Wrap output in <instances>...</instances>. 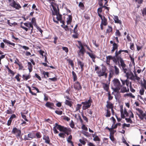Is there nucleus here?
<instances>
[{"label":"nucleus","mask_w":146,"mask_h":146,"mask_svg":"<svg viewBox=\"0 0 146 146\" xmlns=\"http://www.w3.org/2000/svg\"><path fill=\"white\" fill-rule=\"evenodd\" d=\"M72 73L73 78V81L74 82H75L77 80V76L74 71H72Z\"/></svg>","instance_id":"obj_35"},{"label":"nucleus","mask_w":146,"mask_h":146,"mask_svg":"<svg viewBox=\"0 0 146 146\" xmlns=\"http://www.w3.org/2000/svg\"><path fill=\"white\" fill-rule=\"evenodd\" d=\"M79 35V33H76L73 35L72 36V37L74 38H78Z\"/></svg>","instance_id":"obj_49"},{"label":"nucleus","mask_w":146,"mask_h":146,"mask_svg":"<svg viewBox=\"0 0 146 146\" xmlns=\"http://www.w3.org/2000/svg\"><path fill=\"white\" fill-rule=\"evenodd\" d=\"M12 121V119L9 118V119L7 121V125L8 126L10 125Z\"/></svg>","instance_id":"obj_63"},{"label":"nucleus","mask_w":146,"mask_h":146,"mask_svg":"<svg viewBox=\"0 0 146 146\" xmlns=\"http://www.w3.org/2000/svg\"><path fill=\"white\" fill-rule=\"evenodd\" d=\"M120 92L125 93L129 92V89L128 88L127 89L125 87L123 86L121 88Z\"/></svg>","instance_id":"obj_23"},{"label":"nucleus","mask_w":146,"mask_h":146,"mask_svg":"<svg viewBox=\"0 0 146 146\" xmlns=\"http://www.w3.org/2000/svg\"><path fill=\"white\" fill-rule=\"evenodd\" d=\"M45 106L48 108L52 110H54V104L51 102H47L45 104Z\"/></svg>","instance_id":"obj_14"},{"label":"nucleus","mask_w":146,"mask_h":146,"mask_svg":"<svg viewBox=\"0 0 146 146\" xmlns=\"http://www.w3.org/2000/svg\"><path fill=\"white\" fill-rule=\"evenodd\" d=\"M67 61L68 62V64L70 65L72 67H74V64L72 60L70 59H67Z\"/></svg>","instance_id":"obj_37"},{"label":"nucleus","mask_w":146,"mask_h":146,"mask_svg":"<svg viewBox=\"0 0 146 146\" xmlns=\"http://www.w3.org/2000/svg\"><path fill=\"white\" fill-rule=\"evenodd\" d=\"M102 84L103 85V87L104 90L108 92L110 91L109 85L104 83H102Z\"/></svg>","instance_id":"obj_18"},{"label":"nucleus","mask_w":146,"mask_h":146,"mask_svg":"<svg viewBox=\"0 0 146 146\" xmlns=\"http://www.w3.org/2000/svg\"><path fill=\"white\" fill-rule=\"evenodd\" d=\"M21 77V76L19 73L16 75L15 77V78L16 79L18 82H20L21 81V78L20 77Z\"/></svg>","instance_id":"obj_32"},{"label":"nucleus","mask_w":146,"mask_h":146,"mask_svg":"<svg viewBox=\"0 0 146 146\" xmlns=\"http://www.w3.org/2000/svg\"><path fill=\"white\" fill-rule=\"evenodd\" d=\"M26 87L29 89V92L31 93L32 95H33L36 96V94L34 93L31 91V88L29 86H28L27 84H26Z\"/></svg>","instance_id":"obj_38"},{"label":"nucleus","mask_w":146,"mask_h":146,"mask_svg":"<svg viewBox=\"0 0 146 146\" xmlns=\"http://www.w3.org/2000/svg\"><path fill=\"white\" fill-rule=\"evenodd\" d=\"M125 119L127 122L130 123H133V121L129 117L128 118H125Z\"/></svg>","instance_id":"obj_52"},{"label":"nucleus","mask_w":146,"mask_h":146,"mask_svg":"<svg viewBox=\"0 0 146 146\" xmlns=\"http://www.w3.org/2000/svg\"><path fill=\"white\" fill-rule=\"evenodd\" d=\"M28 69L29 70V72H31L33 70V66L31 63L29 62H28Z\"/></svg>","instance_id":"obj_30"},{"label":"nucleus","mask_w":146,"mask_h":146,"mask_svg":"<svg viewBox=\"0 0 146 146\" xmlns=\"http://www.w3.org/2000/svg\"><path fill=\"white\" fill-rule=\"evenodd\" d=\"M22 117L23 118L25 121H28L29 120L27 118V117L26 115L24 114V113L22 112L21 113Z\"/></svg>","instance_id":"obj_41"},{"label":"nucleus","mask_w":146,"mask_h":146,"mask_svg":"<svg viewBox=\"0 0 146 146\" xmlns=\"http://www.w3.org/2000/svg\"><path fill=\"white\" fill-rule=\"evenodd\" d=\"M7 23L11 27L13 26H15L17 25V23L15 22L13 23H10V20H8L7 21Z\"/></svg>","instance_id":"obj_36"},{"label":"nucleus","mask_w":146,"mask_h":146,"mask_svg":"<svg viewBox=\"0 0 146 146\" xmlns=\"http://www.w3.org/2000/svg\"><path fill=\"white\" fill-rule=\"evenodd\" d=\"M28 137L29 139H32L33 138H35V136L34 135L33 133H30L28 134Z\"/></svg>","instance_id":"obj_33"},{"label":"nucleus","mask_w":146,"mask_h":146,"mask_svg":"<svg viewBox=\"0 0 146 146\" xmlns=\"http://www.w3.org/2000/svg\"><path fill=\"white\" fill-rule=\"evenodd\" d=\"M108 1L107 0H99L98 2V5L99 6H102L104 5H106L108 6Z\"/></svg>","instance_id":"obj_16"},{"label":"nucleus","mask_w":146,"mask_h":146,"mask_svg":"<svg viewBox=\"0 0 146 146\" xmlns=\"http://www.w3.org/2000/svg\"><path fill=\"white\" fill-rule=\"evenodd\" d=\"M65 134L64 133H60L58 134L59 136L61 138H65Z\"/></svg>","instance_id":"obj_59"},{"label":"nucleus","mask_w":146,"mask_h":146,"mask_svg":"<svg viewBox=\"0 0 146 146\" xmlns=\"http://www.w3.org/2000/svg\"><path fill=\"white\" fill-rule=\"evenodd\" d=\"M142 87H143L146 90V81L145 80H144V83L141 84Z\"/></svg>","instance_id":"obj_64"},{"label":"nucleus","mask_w":146,"mask_h":146,"mask_svg":"<svg viewBox=\"0 0 146 146\" xmlns=\"http://www.w3.org/2000/svg\"><path fill=\"white\" fill-rule=\"evenodd\" d=\"M106 107L108 109L113 108V104L109 101H107Z\"/></svg>","instance_id":"obj_22"},{"label":"nucleus","mask_w":146,"mask_h":146,"mask_svg":"<svg viewBox=\"0 0 146 146\" xmlns=\"http://www.w3.org/2000/svg\"><path fill=\"white\" fill-rule=\"evenodd\" d=\"M78 6L80 7V8L82 9H83L84 7L85 6L83 3L81 2H80Z\"/></svg>","instance_id":"obj_47"},{"label":"nucleus","mask_w":146,"mask_h":146,"mask_svg":"<svg viewBox=\"0 0 146 146\" xmlns=\"http://www.w3.org/2000/svg\"><path fill=\"white\" fill-rule=\"evenodd\" d=\"M36 138L38 139L42 137L41 133L39 132H37L35 134Z\"/></svg>","instance_id":"obj_46"},{"label":"nucleus","mask_w":146,"mask_h":146,"mask_svg":"<svg viewBox=\"0 0 146 146\" xmlns=\"http://www.w3.org/2000/svg\"><path fill=\"white\" fill-rule=\"evenodd\" d=\"M16 115L14 114L13 113L12 114V115H11L9 118L13 120V119L14 118H16Z\"/></svg>","instance_id":"obj_61"},{"label":"nucleus","mask_w":146,"mask_h":146,"mask_svg":"<svg viewBox=\"0 0 146 146\" xmlns=\"http://www.w3.org/2000/svg\"><path fill=\"white\" fill-rule=\"evenodd\" d=\"M82 129H83L84 130H85V131H87L88 130V128L87 127H86L85 126V125L84 124H82V126L81 127Z\"/></svg>","instance_id":"obj_62"},{"label":"nucleus","mask_w":146,"mask_h":146,"mask_svg":"<svg viewBox=\"0 0 146 146\" xmlns=\"http://www.w3.org/2000/svg\"><path fill=\"white\" fill-rule=\"evenodd\" d=\"M8 72L9 73H10L11 74L12 76H13L15 74V73L14 72L13 70H11V69L8 71Z\"/></svg>","instance_id":"obj_57"},{"label":"nucleus","mask_w":146,"mask_h":146,"mask_svg":"<svg viewBox=\"0 0 146 146\" xmlns=\"http://www.w3.org/2000/svg\"><path fill=\"white\" fill-rule=\"evenodd\" d=\"M78 42L79 45L81 47V48L79 50V52L81 53L82 54V55L83 56L84 55L85 52V50L80 41H78Z\"/></svg>","instance_id":"obj_10"},{"label":"nucleus","mask_w":146,"mask_h":146,"mask_svg":"<svg viewBox=\"0 0 146 146\" xmlns=\"http://www.w3.org/2000/svg\"><path fill=\"white\" fill-rule=\"evenodd\" d=\"M3 41L4 42L7 43V45L9 44L11 45L13 47L15 46V44L14 43L11 42V41L8 40L6 39H3Z\"/></svg>","instance_id":"obj_25"},{"label":"nucleus","mask_w":146,"mask_h":146,"mask_svg":"<svg viewBox=\"0 0 146 146\" xmlns=\"http://www.w3.org/2000/svg\"><path fill=\"white\" fill-rule=\"evenodd\" d=\"M100 6V7L97 9V13L99 17L102 16L101 15V13L102 11H104V10L103 9H104V7H103L104 5Z\"/></svg>","instance_id":"obj_17"},{"label":"nucleus","mask_w":146,"mask_h":146,"mask_svg":"<svg viewBox=\"0 0 146 146\" xmlns=\"http://www.w3.org/2000/svg\"><path fill=\"white\" fill-rule=\"evenodd\" d=\"M82 105L81 104H77L76 108V111H80V110L81 109Z\"/></svg>","instance_id":"obj_45"},{"label":"nucleus","mask_w":146,"mask_h":146,"mask_svg":"<svg viewBox=\"0 0 146 146\" xmlns=\"http://www.w3.org/2000/svg\"><path fill=\"white\" fill-rule=\"evenodd\" d=\"M87 54L92 59H95L96 56L95 55L92 53H90L89 52H87Z\"/></svg>","instance_id":"obj_34"},{"label":"nucleus","mask_w":146,"mask_h":146,"mask_svg":"<svg viewBox=\"0 0 146 146\" xmlns=\"http://www.w3.org/2000/svg\"><path fill=\"white\" fill-rule=\"evenodd\" d=\"M43 139L44 140V143L46 144L52 145V144L50 143V141L49 137L46 135H44L43 136Z\"/></svg>","instance_id":"obj_12"},{"label":"nucleus","mask_w":146,"mask_h":146,"mask_svg":"<svg viewBox=\"0 0 146 146\" xmlns=\"http://www.w3.org/2000/svg\"><path fill=\"white\" fill-rule=\"evenodd\" d=\"M112 82L113 86L112 89L114 92L118 93L122 86L120 81L118 79L115 78L112 81Z\"/></svg>","instance_id":"obj_2"},{"label":"nucleus","mask_w":146,"mask_h":146,"mask_svg":"<svg viewBox=\"0 0 146 146\" xmlns=\"http://www.w3.org/2000/svg\"><path fill=\"white\" fill-rule=\"evenodd\" d=\"M143 16H144V15H146V8H144L142 12Z\"/></svg>","instance_id":"obj_55"},{"label":"nucleus","mask_w":146,"mask_h":146,"mask_svg":"<svg viewBox=\"0 0 146 146\" xmlns=\"http://www.w3.org/2000/svg\"><path fill=\"white\" fill-rule=\"evenodd\" d=\"M113 28L111 26H108V28L106 29V34H109L110 33H112L113 32Z\"/></svg>","instance_id":"obj_26"},{"label":"nucleus","mask_w":146,"mask_h":146,"mask_svg":"<svg viewBox=\"0 0 146 146\" xmlns=\"http://www.w3.org/2000/svg\"><path fill=\"white\" fill-rule=\"evenodd\" d=\"M55 113L56 114L60 115H61L62 114V111H61L56 110L55 111Z\"/></svg>","instance_id":"obj_58"},{"label":"nucleus","mask_w":146,"mask_h":146,"mask_svg":"<svg viewBox=\"0 0 146 146\" xmlns=\"http://www.w3.org/2000/svg\"><path fill=\"white\" fill-rule=\"evenodd\" d=\"M92 42L93 43L96 47H98L99 46V44H96V40H93Z\"/></svg>","instance_id":"obj_60"},{"label":"nucleus","mask_w":146,"mask_h":146,"mask_svg":"<svg viewBox=\"0 0 146 146\" xmlns=\"http://www.w3.org/2000/svg\"><path fill=\"white\" fill-rule=\"evenodd\" d=\"M93 140L95 141H100V139L98 136L96 135L94 137Z\"/></svg>","instance_id":"obj_53"},{"label":"nucleus","mask_w":146,"mask_h":146,"mask_svg":"<svg viewBox=\"0 0 146 146\" xmlns=\"http://www.w3.org/2000/svg\"><path fill=\"white\" fill-rule=\"evenodd\" d=\"M106 5H104L103 7H104V10L106 9V13H108L109 12V10L110 9V7H107Z\"/></svg>","instance_id":"obj_51"},{"label":"nucleus","mask_w":146,"mask_h":146,"mask_svg":"<svg viewBox=\"0 0 146 146\" xmlns=\"http://www.w3.org/2000/svg\"><path fill=\"white\" fill-rule=\"evenodd\" d=\"M62 49L66 53H67L68 52V48L67 47L62 46Z\"/></svg>","instance_id":"obj_54"},{"label":"nucleus","mask_w":146,"mask_h":146,"mask_svg":"<svg viewBox=\"0 0 146 146\" xmlns=\"http://www.w3.org/2000/svg\"><path fill=\"white\" fill-rule=\"evenodd\" d=\"M74 88L75 90H80L82 89V87L81 86L80 82L78 81L76 82L74 84Z\"/></svg>","instance_id":"obj_11"},{"label":"nucleus","mask_w":146,"mask_h":146,"mask_svg":"<svg viewBox=\"0 0 146 146\" xmlns=\"http://www.w3.org/2000/svg\"><path fill=\"white\" fill-rule=\"evenodd\" d=\"M31 77V76L29 74L28 75L23 74L22 76V78L24 80L27 81Z\"/></svg>","instance_id":"obj_28"},{"label":"nucleus","mask_w":146,"mask_h":146,"mask_svg":"<svg viewBox=\"0 0 146 146\" xmlns=\"http://www.w3.org/2000/svg\"><path fill=\"white\" fill-rule=\"evenodd\" d=\"M5 113L7 114H11L14 113V111L12 110L10 107L8 108V109L7 110Z\"/></svg>","instance_id":"obj_27"},{"label":"nucleus","mask_w":146,"mask_h":146,"mask_svg":"<svg viewBox=\"0 0 146 146\" xmlns=\"http://www.w3.org/2000/svg\"><path fill=\"white\" fill-rule=\"evenodd\" d=\"M31 23L35 26H36V23L35 18L34 17L32 19Z\"/></svg>","instance_id":"obj_40"},{"label":"nucleus","mask_w":146,"mask_h":146,"mask_svg":"<svg viewBox=\"0 0 146 146\" xmlns=\"http://www.w3.org/2000/svg\"><path fill=\"white\" fill-rule=\"evenodd\" d=\"M115 35L118 37L121 36V34L119 30L116 29L115 33Z\"/></svg>","instance_id":"obj_43"},{"label":"nucleus","mask_w":146,"mask_h":146,"mask_svg":"<svg viewBox=\"0 0 146 146\" xmlns=\"http://www.w3.org/2000/svg\"><path fill=\"white\" fill-rule=\"evenodd\" d=\"M10 5L17 10H19L21 8L20 5L19 3H16L14 0H12L10 4Z\"/></svg>","instance_id":"obj_9"},{"label":"nucleus","mask_w":146,"mask_h":146,"mask_svg":"<svg viewBox=\"0 0 146 146\" xmlns=\"http://www.w3.org/2000/svg\"><path fill=\"white\" fill-rule=\"evenodd\" d=\"M56 15V18L58 21H60L62 20V16L60 14H59L57 15Z\"/></svg>","instance_id":"obj_48"},{"label":"nucleus","mask_w":146,"mask_h":146,"mask_svg":"<svg viewBox=\"0 0 146 146\" xmlns=\"http://www.w3.org/2000/svg\"><path fill=\"white\" fill-rule=\"evenodd\" d=\"M124 52L125 53H128V51L127 50H120L119 51L116 50L115 54V56L116 57L117 59L119 60L120 63V66L122 67L123 71L124 73H126L127 71V69L126 68V65L124 63V62L122 58H121V53Z\"/></svg>","instance_id":"obj_1"},{"label":"nucleus","mask_w":146,"mask_h":146,"mask_svg":"<svg viewBox=\"0 0 146 146\" xmlns=\"http://www.w3.org/2000/svg\"><path fill=\"white\" fill-rule=\"evenodd\" d=\"M11 133L16 135L17 137H20L21 135V131L20 129H17L16 127H13L11 131Z\"/></svg>","instance_id":"obj_8"},{"label":"nucleus","mask_w":146,"mask_h":146,"mask_svg":"<svg viewBox=\"0 0 146 146\" xmlns=\"http://www.w3.org/2000/svg\"><path fill=\"white\" fill-rule=\"evenodd\" d=\"M144 89L143 88H141V89L139 90V93L141 95H143L144 94Z\"/></svg>","instance_id":"obj_56"},{"label":"nucleus","mask_w":146,"mask_h":146,"mask_svg":"<svg viewBox=\"0 0 146 146\" xmlns=\"http://www.w3.org/2000/svg\"><path fill=\"white\" fill-rule=\"evenodd\" d=\"M62 126L60 125H58L57 123H56L55 124V126L53 127V130L54 131V133L55 134L58 133V131L56 129H58L60 131V129L59 127H60V126Z\"/></svg>","instance_id":"obj_15"},{"label":"nucleus","mask_w":146,"mask_h":146,"mask_svg":"<svg viewBox=\"0 0 146 146\" xmlns=\"http://www.w3.org/2000/svg\"><path fill=\"white\" fill-rule=\"evenodd\" d=\"M108 99L109 100H111L113 98V97L111 96L110 92H108Z\"/></svg>","instance_id":"obj_50"},{"label":"nucleus","mask_w":146,"mask_h":146,"mask_svg":"<svg viewBox=\"0 0 146 146\" xmlns=\"http://www.w3.org/2000/svg\"><path fill=\"white\" fill-rule=\"evenodd\" d=\"M111 113L110 110L108 109L106 110V113L105 116L107 117H109L110 116Z\"/></svg>","instance_id":"obj_42"},{"label":"nucleus","mask_w":146,"mask_h":146,"mask_svg":"<svg viewBox=\"0 0 146 146\" xmlns=\"http://www.w3.org/2000/svg\"><path fill=\"white\" fill-rule=\"evenodd\" d=\"M136 110L139 113H137V114L139 118L141 120H143L144 118L146 120V112L144 113L142 110L139 108H136Z\"/></svg>","instance_id":"obj_6"},{"label":"nucleus","mask_w":146,"mask_h":146,"mask_svg":"<svg viewBox=\"0 0 146 146\" xmlns=\"http://www.w3.org/2000/svg\"><path fill=\"white\" fill-rule=\"evenodd\" d=\"M92 102V100L91 98V97L89 98L88 101L82 102L81 103L82 104L84 105L82 106L83 110H85L90 108L91 105V103Z\"/></svg>","instance_id":"obj_4"},{"label":"nucleus","mask_w":146,"mask_h":146,"mask_svg":"<svg viewBox=\"0 0 146 146\" xmlns=\"http://www.w3.org/2000/svg\"><path fill=\"white\" fill-rule=\"evenodd\" d=\"M113 19L115 23H118L120 25L122 24L121 21L119 20L118 17L117 16H114Z\"/></svg>","instance_id":"obj_20"},{"label":"nucleus","mask_w":146,"mask_h":146,"mask_svg":"<svg viewBox=\"0 0 146 146\" xmlns=\"http://www.w3.org/2000/svg\"><path fill=\"white\" fill-rule=\"evenodd\" d=\"M77 63L78 66H80V68L81 69V71H83L84 70V63L81 62L80 60H78Z\"/></svg>","instance_id":"obj_21"},{"label":"nucleus","mask_w":146,"mask_h":146,"mask_svg":"<svg viewBox=\"0 0 146 146\" xmlns=\"http://www.w3.org/2000/svg\"><path fill=\"white\" fill-rule=\"evenodd\" d=\"M115 70L112 68H110L109 70V80L110 81V79L112 78L113 75L115 74L116 75H118L119 74V69L116 66H115L114 67Z\"/></svg>","instance_id":"obj_3"},{"label":"nucleus","mask_w":146,"mask_h":146,"mask_svg":"<svg viewBox=\"0 0 146 146\" xmlns=\"http://www.w3.org/2000/svg\"><path fill=\"white\" fill-rule=\"evenodd\" d=\"M64 103L66 105L69 106L70 107H72V106L73 102L71 101L66 100Z\"/></svg>","instance_id":"obj_24"},{"label":"nucleus","mask_w":146,"mask_h":146,"mask_svg":"<svg viewBox=\"0 0 146 146\" xmlns=\"http://www.w3.org/2000/svg\"><path fill=\"white\" fill-rule=\"evenodd\" d=\"M107 70L106 67L104 66H103V67L101 68V70L100 69L96 72V73L97 74L98 76L99 77H101L102 76L104 72H106Z\"/></svg>","instance_id":"obj_7"},{"label":"nucleus","mask_w":146,"mask_h":146,"mask_svg":"<svg viewBox=\"0 0 146 146\" xmlns=\"http://www.w3.org/2000/svg\"><path fill=\"white\" fill-rule=\"evenodd\" d=\"M99 17L100 18L102 21L101 24L104 25V26H106L108 24L107 19L104 15Z\"/></svg>","instance_id":"obj_13"},{"label":"nucleus","mask_w":146,"mask_h":146,"mask_svg":"<svg viewBox=\"0 0 146 146\" xmlns=\"http://www.w3.org/2000/svg\"><path fill=\"white\" fill-rule=\"evenodd\" d=\"M53 9L54 11V13H52L53 15H56L59 14V12L58 11L56 7L53 8Z\"/></svg>","instance_id":"obj_44"},{"label":"nucleus","mask_w":146,"mask_h":146,"mask_svg":"<svg viewBox=\"0 0 146 146\" xmlns=\"http://www.w3.org/2000/svg\"><path fill=\"white\" fill-rule=\"evenodd\" d=\"M123 96L124 97H128L133 98H135V96L133 95L131 93L124 94L123 95Z\"/></svg>","instance_id":"obj_29"},{"label":"nucleus","mask_w":146,"mask_h":146,"mask_svg":"<svg viewBox=\"0 0 146 146\" xmlns=\"http://www.w3.org/2000/svg\"><path fill=\"white\" fill-rule=\"evenodd\" d=\"M59 128L60 131L63 132L65 134H66L67 135L70 134L72 131L71 129L69 127H65L64 126H60Z\"/></svg>","instance_id":"obj_5"},{"label":"nucleus","mask_w":146,"mask_h":146,"mask_svg":"<svg viewBox=\"0 0 146 146\" xmlns=\"http://www.w3.org/2000/svg\"><path fill=\"white\" fill-rule=\"evenodd\" d=\"M118 47V44L115 43V42H114L113 44L112 49L111 50V53H113L115 50H117Z\"/></svg>","instance_id":"obj_19"},{"label":"nucleus","mask_w":146,"mask_h":146,"mask_svg":"<svg viewBox=\"0 0 146 146\" xmlns=\"http://www.w3.org/2000/svg\"><path fill=\"white\" fill-rule=\"evenodd\" d=\"M67 25L70 24L72 22V17L71 15L68 16V18L67 19Z\"/></svg>","instance_id":"obj_31"},{"label":"nucleus","mask_w":146,"mask_h":146,"mask_svg":"<svg viewBox=\"0 0 146 146\" xmlns=\"http://www.w3.org/2000/svg\"><path fill=\"white\" fill-rule=\"evenodd\" d=\"M132 75V77L131 78V79H133L132 78H134L135 77V79L137 80H139L140 79V78L139 77H138L137 75L135 74V76L133 74L132 72H131L130 73Z\"/></svg>","instance_id":"obj_39"}]
</instances>
